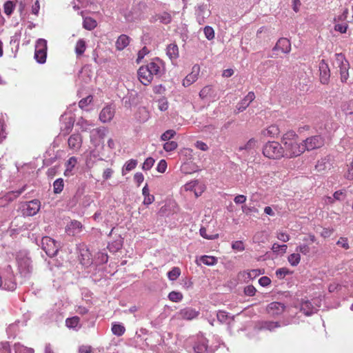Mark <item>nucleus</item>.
Instances as JSON below:
<instances>
[{
  "label": "nucleus",
  "mask_w": 353,
  "mask_h": 353,
  "mask_svg": "<svg viewBox=\"0 0 353 353\" xmlns=\"http://www.w3.org/2000/svg\"><path fill=\"white\" fill-rule=\"evenodd\" d=\"M161 67L159 63L152 61L145 65H142L138 70V78L140 82L144 85H149L154 75L160 72Z\"/></svg>",
  "instance_id": "obj_1"
},
{
  "label": "nucleus",
  "mask_w": 353,
  "mask_h": 353,
  "mask_svg": "<svg viewBox=\"0 0 353 353\" xmlns=\"http://www.w3.org/2000/svg\"><path fill=\"white\" fill-rule=\"evenodd\" d=\"M324 145V139L319 135L312 136L305 141V143H296V150L293 151L291 157H297L302 154L305 150H312L319 148Z\"/></svg>",
  "instance_id": "obj_2"
},
{
  "label": "nucleus",
  "mask_w": 353,
  "mask_h": 353,
  "mask_svg": "<svg viewBox=\"0 0 353 353\" xmlns=\"http://www.w3.org/2000/svg\"><path fill=\"white\" fill-rule=\"evenodd\" d=\"M283 148L276 141L267 143L263 149V154L269 159H279L283 156Z\"/></svg>",
  "instance_id": "obj_3"
},
{
  "label": "nucleus",
  "mask_w": 353,
  "mask_h": 353,
  "mask_svg": "<svg viewBox=\"0 0 353 353\" xmlns=\"http://www.w3.org/2000/svg\"><path fill=\"white\" fill-rule=\"evenodd\" d=\"M335 56V65L339 68L341 81L345 83L349 77L350 63L342 53H337Z\"/></svg>",
  "instance_id": "obj_4"
},
{
  "label": "nucleus",
  "mask_w": 353,
  "mask_h": 353,
  "mask_svg": "<svg viewBox=\"0 0 353 353\" xmlns=\"http://www.w3.org/2000/svg\"><path fill=\"white\" fill-rule=\"evenodd\" d=\"M47 56V41L43 39L37 40L35 46L34 58L39 63H44Z\"/></svg>",
  "instance_id": "obj_5"
},
{
  "label": "nucleus",
  "mask_w": 353,
  "mask_h": 353,
  "mask_svg": "<svg viewBox=\"0 0 353 353\" xmlns=\"http://www.w3.org/2000/svg\"><path fill=\"white\" fill-rule=\"evenodd\" d=\"M41 208V202L38 199H33L26 202L23 206V214L32 216L38 213Z\"/></svg>",
  "instance_id": "obj_6"
},
{
  "label": "nucleus",
  "mask_w": 353,
  "mask_h": 353,
  "mask_svg": "<svg viewBox=\"0 0 353 353\" xmlns=\"http://www.w3.org/2000/svg\"><path fill=\"white\" fill-rule=\"evenodd\" d=\"M193 350L195 353H212L211 347L208 345V340L203 336L197 337Z\"/></svg>",
  "instance_id": "obj_7"
},
{
  "label": "nucleus",
  "mask_w": 353,
  "mask_h": 353,
  "mask_svg": "<svg viewBox=\"0 0 353 353\" xmlns=\"http://www.w3.org/2000/svg\"><path fill=\"white\" fill-rule=\"evenodd\" d=\"M261 274L263 272L259 269L242 271L238 274V279L242 282L248 283L250 280L255 279Z\"/></svg>",
  "instance_id": "obj_8"
},
{
  "label": "nucleus",
  "mask_w": 353,
  "mask_h": 353,
  "mask_svg": "<svg viewBox=\"0 0 353 353\" xmlns=\"http://www.w3.org/2000/svg\"><path fill=\"white\" fill-rule=\"evenodd\" d=\"M21 274L26 276L32 271L31 260L28 257L19 258L17 260Z\"/></svg>",
  "instance_id": "obj_9"
},
{
  "label": "nucleus",
  "mask_w": 353,
  "mask_h": 353,
  "mask_svg": "<svg viewBox=\"0 0 353 353\" xmlns=\"http://www.w3.org/2000/svg\"><path fill=\"white\" fill-rule=\"evenodd\" d=\"M200 72V66L198 64L193 65L192 72L188 74L183 81V85L185 87H188L192 84L198 79V77Z\"/></svg>",
  "instance_id": "obj_10"
},
{
  "label": "nucleus",
  "mask_w": 353,
  "mask_h": 353,
  "mask_svg": "<svg viewBox=\"0 0 353 353\" xmlns=\"http://www.w3.org/2000/svg\"><path fill=\"white\" fill-rule=\"evenodd\" d=\"M199 312L192 307H185L181 310L178 313V319L190 321L199 316Z\"/></svg>",
  "instance_id": "obj_11"
},
{
  "label": "nucleus",
  "mask_w": 353,
  "mask_h": 353,
  "mask_svg": "<svg viewBox=\"0 0 353 353\" xmlns=\"http://www.w3.org/2000/svg\"><path fill=\"white\" fill-rule=\"evenodd\" d=\"M115 113L114 108L111 105L104 107L100 114L99 119L103 123L110 122L114 117Z\"/></svg>",
  "instance_id": "obj_12"
},
{
  "label": "nucleus",
  "mask_w": 353,
  "mask_h": 353,
  "mask_svg": "<svg viewBox=\"0 0 353 353\" xmlns=\"http://www.w3.org/2000/svg\"><path fill=\"white\" fill-rule=\"evenodd\" d=\"M320 80L323 84H327L330 77V71L328 65L324 60L319 63Z\"/></svg>",
  "instance_id": "obj_13"
},
{
  "label": "nucleus",
  "mask_w": 353,
  "mask_h": 353,
  "mask_svg": "<svg viewBox=\"0 0 353 353\" xmlns=\"http://www.w3.org/2000/svg\"><path fill=\"white\" fill-rule=\"evenodd\" d=\"M210 15V10L206 5H201L198 7L196 10V20L200 25L204 23L205 19L208 18Z\"/></svg>",
  "instance_id": "obj_14"
},
{
  "label": "nucleus",
  "mask_w": 353,
  "mask_h": 353,
  "mask_svg": "<svg viewBox=\"0 0 353 353\" xmlns=\"http://www.w3.org/2000/svg\"><path fill=\"white\" fill-rule=\"evenodd\" d=\"M285 305L279 302H272L267 307L268 312L272 315H279L283 312L285 310Z\"/></svg>",
  "instance_id": "obj_15"
},
{
  "label": "nucleus",
  "mask_w": 353,
  "mask_h": 353,
  "mask_svg": "<svg viewBox=\"0 0 353 353\" xmlns=\"http://www.w3.org/2000/svg\"><path fill=\"white\" fill-rule=\"evenodd\" d=\"M332 167V159L330 156H326L319 160L315 165V169L318 172H323L330 170Z\"/></svg>",
  "instance_id": "obj_16"
},
{
  "label": "nucleus",
  "mask_w": 353,
  "mask_h": 353,
  "mask_svg": "<svg viewBox=\"0 0 353 353\" xmlns=\"http://www.w3.org/2000/svg\"><path fill=\"white\" fill-rule=\"evenodd\" d=\"M68 143L70 148L78 150L81 146L82 137L79 134H73L69 137Z\"/></svg>",
  "instance_id": "obj_17"
},
{
  "label": "nucleus",
  "mask_w": 353,
  "mask_h": 353,
  "mask_svg": "<svg viewBox=\"0 0 353 353\" xmlns=\"http://www.w3.org/2000/svg\"><path fill=\"white\" fill-rule=\"evenodd\" d=\"M299 311L305 316H310L316 310L309 301H301L299 303Z\"/></svg>",
  "instance_id": "obj_18"
},
{
  "label": "nucleus",
  "mask_w": 353,
  "mask_h": 353,
  "mask_svg": "<svg viewBox=\"0 0 353 353\" xmlns=\"http://www.w3.org/2000/svg\"><path fill=\"white\" fill-rule=\"evenodd\" d=\"M254 99L255 94L254 92H249L244 99L237 105L239 112H243L245 110L250 103L254 100Z\"/></svg>",
  "instance_id": "obj_19"
},
{
  "label": "nucleus",
  "mask_w": 353,
  "mask_h": 353,
  "mask_svg": "<svg viewBox=\"0 0 353 353\" xmlns=\"http://www.w3.org/2000/svg\"><path fill=\"white\" fill-rule=\"evenodd\" d=\"M130 43V37L125 34L120 35L115 43L117 50H123Z\"/></svg>",
  "instance_id": "obj_20"
},
{
  "label": "nucleus",
  "mask_w": 353,
  "mask_h": 353,
  "mask_svg": "<svg viewBox=\"0 0 353 353\" xmlns=\"http://www.w3.org/2000/svg\"><path fill=\"white\" fill-rule=\"evenodd\" d=\"M166 54L171 60L176 59L179 56L178 46L176 43L168 45L166 48Z\"/></svg>",
  "instance_id": "obj_21"
},
{
  "label": "nucleus",
  "mask_w": 353,
  "mask_h": 353,
  "mask_svg": "<svg viewBox=\"0 0 353 353\" xmlns=\"http://www.w3.org/2000/svg\"><path fill=\"white\" fill-rule=\"evenodd\" d=\"M287 50V39L281 38L279 39L277 43H276L275 47L273 49L274 54L279 55V52L281 51V53H285Z\"/></svg>",
  "instance_id": "obj_22"
},
{
  "label": "nucleus",
  "mask_w": 353,
  "mask_h": 353,
  "mask_svg": "<svg viewBox=\"0 0 353 353\" xmlns=\"http://www.w3.org/2000/svg\"><path fill=\"white\" fill-rule=\"evenodd\" d=\"M82 228V224L78 221H72L67 227V231L69 234L74 235L79 233Z\"/></svg>",
  "instance_id": "obj_23"
},
{
  "label": "nucleus",
  "mask_w": 353,
  "mask_h": 353,
  "mask_svg": "<svg viewBox=\"0 0 353 353\" xmlns=\"http://www.w3.org/2000/svg\"><path fill=\"white\" fill-rule=\"evenodd\" d=\"M42 249L50 257L54 256L59 250V248L57 244H42Z\"/></svg>",
  "instance_id": "obj_24"
},
{
  "label": "nucleus",
  "mask_w": 353,
  "mask_h": 353,
  "mask_svg": "<svg viewBox=\"0 0 353 353\" xmlns=\"http://www.w3.org/2000/svg\"><path fill=\"white\" fill-rule=\"evenodd\" d=\"M16 283L14 281V276L12 274H9L8 279H4V281H3V285L1 288L3 289L13 291L16 288Z\"/></svg>",
  "instance_id": "obj_25"
},
{
  "label": "nucleus",
  "mask_w": 353,
  "mask_h": 353,
  "mask_svg": "<svg viewBox=\"0 0 353 353\" xmlns=\"http://www.w3.org/2000/svg\"><path fill=\"white\" fill-rule=\"evenodd\" d=\"M25 190L26 186H23L19 190L9 192L4 195V199H6L8 203H10L16 199Z\"/></svg>",
  "instance_id": "obj_26"
},
{
  "label": "nucleus",
  "mask_w": 353,
  "mask_h": 353,
  "mask_svg": "<svg viewBox=\"0 0 353 353\" xmlns=\"http://www.w3.org/2000/svg\"><path fill=\"white\" fill-rule=\"evenodd\" d=\"M97 26V22L92 17H85L83 19V27L88 30H92Z\"/></svg>",
  "instance_id": "obj_27"
},
{
  "label": "nucleus",
  "mask_w": 353,
  "mask_h": 353,
  "mask_svg": "<svg viewBox=\"0 0 353 353\" xmlns=\"http://www.w3.org/2000/svg\"><path fill=\"white\" fill-rule=\"evenodd\" d=\"M86 49L85 41L81 39H79L75 46V52L77 56H81L83 54Z\"/></svg>",
  "instance_id": "obj_28"
},
{
  "label": "nucleus",
  "mask_w": 353,
  "mask_h": 353,
  "mask_svg": "<svg viewBox=\"0 0 353 353\" xmlns=\"http://www.w3.org/2000/svg\"><path fill=\"white\" fill-rule=\"evenodd\" d=\"M200 234L205 239L212 240L218 237L219 234L213 232H208L205 228H201L200 229Z\"/></svg>",
  "instance_id": "obj_29"
},
{
  "label": "nucleus",
  "mask_w": 353,
  "mask_h": 353,
  "mask_svg": "<svg viewBox=\"0 0 353 353\" xmlns=\"http://www.w3.org/2000/svg\"><path fill=\"white\" fill-rule=\"evenodd\" d=\"M349 193H351L349 190H338L334 193L333 196L335 201H343L345 197L349 196Z\"/></svg>",
  "instance_id": "obj_30"
},
{
  "label": "nucleus",
  "mask_w": 353,
  "mask_h": 353,
  "mask_svg": "<svg viewBox=\"0 0 353 353\" xmlns=\"http://www.w3.org/2000/svg\"><path fill=\"white\" fill-rule=\"evenodd\" d=\"M64 187V182L63 179H58L54 181L53 183V191L55 194H59L61 193Z\"/></svg>",
  "instance_id": "obj_31"
},
{
  "label": "nucleus",
  "mask_w": 353,
  "mask_h": 353,
  "mask_svg": "<svg viewBox=\"0 0 353 353\" xmlns=\"http://www.w3.org/2000/svg\"><path fill=\"white\" fill-rule=\"evenodd\" d=\"M112 332L114 335L120 336L125 333V328L121 324L114 323L112 326Z\"/></svg>",
  "instance_id": "obj_32"
},
{
  "label": "nucleus",
  "mask_w": 353,
  "mask_h": 353,
  "mask_svg": "<svg viewBox=\"0 0 353 353\" xmlns=\"http://www.w3.org/2000/svg\"><path fill=\"white\" fill-rule=\"evenodd\" d=\"M279 128L276 125H272L265 129L264 134L270 137H275L279 134Z\"/></svg>",
  "instance_id": "obj_33"
},
{
  "label": "nucleus",
  "mask_w": 353,
  "mask_h": 353,
  "mask_svg": "<svg viewBox=\"0 0 353 353\" xmlns=\"http://www.w3.org/2000/svg\"><path fill=\"white\" fill-rule=\"evenodd\" d=\"M200 261L206 265H214L217 263V259L211 256H202Z\"/></svg>",
  "instance_id": "obj_34"
},
{
  "label": "nucleus",
  "mask_w": 353,
  "mask_h": 353,
  "mask_svg": "<svg viewBox=\"0 0 353 353\" xmlns=\"http://www.w3.org/2000/svg\"><path fill=\"white\" fill-rule=\"evenodd\" d=\"M341 109L346 114H352L353 113V101L343 102Z\"/></svg>",
  "instance_id": "obj_35"
},
{
  "label": "nucleus",
  "mask_w": 353,
  "mask_h": 353,
  "mask_svg": "<svg viewBox=\"0 0 353 353\" xmlns=\"http://www.w3.org/2000/svg\"><path fill=\"white\" fill-rule=\"evenodd\" d=\"M183 298V294L179 292L172 291L168 294V299L172 302H179Z\"/></svg>",
  "instance_id": "obj_36"
},
{
  "label": "nucleus",
  "mask_w": 353,
  "mask_h": 353,
  "mask_svg": "<svg viewBox=\"0 0 353 353\" xmlns=\"http://www.w3.org/2000/svg\"><path fill=\"white\" fill-rule=\"evenodd\" d=\"M197 185L198 182L196 181H190L184 185L183 189L185 191L194 192L196 197H198L200 194H197L195 190V188Z\"/></svg>",
  "instance_id": "obj_37"
},
{
  "label": "nucleus",
  "mask_w": 353,
  "mask_h": 353,
  "mask_svg": "<svg viewBox=\"0 0 353 353\" xmlns=\"http://www.w3.org/2000/svg\"><path fill=\"white\" fill-rule=\"evenodd\" d=\"M14 8H15V3H14L13 1H6L3 5L4 13L8 16L11 15Z\"/></svg>",
  "instance_id": "obj_38"
},
{
  "label": "nucleus",
  "mask_w": 353,
  "mask_h": 353,
  "mask_svg": "<svg viewBox=\"0 0 353 353\" xmlns=\"http://www.w3.org/2000/svg\"><path fill=\"white\" fill-rule=\"evenodd\" d=\"M181 274L179 268L174 267L168 272V277L171 281H175Z\"/></svg>",
  "instance_id": "obj_39"
},
{
  "label": "nucleus",
  "mask_w": 353,
  "mask_h": 353,
  "mask_svg": "<svg viewBox=\"0 0 353 353\" xmlns=\"http://www.w3.org/2000/svg\"><path fill=\"white\" fill-rule=\"evenodd\" d=\"M157 19L159 20L162 23L168 24L172 21V17L168 12H163L157 15Z\"/></svg>",
  "instance_id": "obj_40"
},
{
  "label": "nucleus",
  "mask_w": 353,
  "mask_h": 353,
  "mask_svg": "<svg viewBox=\"0 0 353 353\" xmlns=\"http://www.w3.org/2000/svg\"><path fill=\"white\" fill-rule=\"evenodd\" d=\"M213 92L212 87L210 85H207L203 88L199 92V97L201 99H205L211 95Z\"/></svg>",
  "instance_id": "obj_41"
},
{
  "label": "nucleus",
  "mask_w": 353,
  "mask_h": 353,
  "mask_svg": "<svg viewBox=\"0 0 353 353\" xmlns=\"http://www.w3.org/2000/svg\"><path fill=\"white\" fill-rule=\"evenodd\" d=\"M158 108L160 111H166L168 108V101L165 97H162L157 101Z\"/></svg>",
  "instance_id": "obj_42"
},
{
  "label": "nucleus",
  "mask_w": 353,
  "mask_h": 353,
  "mask_svg": "<svg viewBox=\"0 0 353 353\" xmlns=\"http://www.w3.org/2000/svg\"><path fill=\"white\" fill-rule=\"evenodd\" d=\"M66 325L68 327L74 328L77 327L79 323V318L77 316H73L72 318H68L65 321Z\"/></svg>",
  "instance_id": "obj_43"
},
{
  "label": "nucleus",
  "mask_w": 353,
  "mask_h": 353,
  "mask_svg": "<svg viewBox=\"0 0 353 353\" xmlns=\"http://www.w3.org/2000/svg\"><path fill=\"white\" fill-rule=\"evenodd\" d=\"M90 253L87 252L85 254H81L80 259L81 263L85 267L90 266L92 263V259L90 257Z\"/></svg>",
  "instance_id": "obj_44"
},
{
  "label": "nucleus",
  "mask_w": 353,
  "mask_h": 353,
  "mask_svg": "<svg viewBox=\"0 0 353 353\" xmlns=\"http://www.w3.org/2000/svg\"><path fill=\"white\" fill-rule=\"evenodd\" d=\"M93 100V97L92 95H88L85 98H83L80 100L79 102V106L81 109H84L86 108Z\"/></svg>",
  "instance_id": "obj_45"
},
{
  "label": "nucleus",
  "mask_w": 353,
  "mask_h": 353,
  "mask_svg": "<svg viewBox=\"0 0 353 353\" xmlns=\"http://www.w3.org/2000/svg\"><path fill=\"white\" fill-rule=\"evenodd\" d=\"M155 161L152 157L147 158L142 165V169L145 171L150 170L154 165Z\"/></svg>",
  "instance_id": "obj_46"
},
{
  "label": "nucleus",
  "mask_w": 353,
  "mask_h": 353,
  "mask_svg": "<svg viewBox=\"0 0 353 353\" xmlns=\"http://www.w3.org/2000/svg\"><path fill=\"white\" fill-rule=\"evenodd\" d=\"M177 147H178L177 143L174 141H168L163 145V149L166 152H172V151L176 150Z\"/></svg>",
  "instance_id": "obj_47"
},
{
  "label": "nucleus",
  "mask_w": 353,
  "mask_h": 353,
  "mask_svg": "<svg viewBox=\"0 0 353 353\" xmlns=\"http://www.w3.org/2000/svg\"><path fill=\"white\" fill-rule=\"evenodd\" d=\"M300 261V254L293 253L288 256V262L293 266L296 265Z\"/></svg>",
  "instance_id": "obj_48"
},
{
  "label": "nucleus",
  "mask_w": 353,
  "mask_h": 353,
  "mask_svg": "<svg viewBox=\"0 0 353 353\" xmlns=\"http://www.w3.org/2000/svg\"><path fill=\"white\" fill-rule=\"evenodd\" d=\"M204 34L208 40H212L214 38V30L210 26H205L203 30Z\"/></svg>",
  "instance_id": "obj_49"
},
{
  "label": "nucleus",
  "mask_w": 353,
  "mask_h": 353,
  "mask_svg": "<svg viewBox=\"0 0 353 353\" xmlns=\"http://www.w3.org/2000/svg\"><path fill=\"white\" fill-rule=\"evenodd\" d=\"M176 132L173 130H168L162 134L161 139L162 141H169L174 137Z\"/></svg>",
  "instance_id": "obj_50"
},
{
  "label": "nucleus",
  "mask_w": 353,
  "mask_h": 353,
  "mask_svg": "<svg viewBox=\"0 0 353 353\" xmlns=\"http://www.w3.org/2000/svg\"><path fill=\"white\" fill-rule=\"evenodd\" d=\"M137 165V161L135 159H130L126 161L125 163L124 168L125 170L128 172L131 171L134 169Z\"/></svg>",
  "instance_id": "obj_51"
},
{
  "label": "nucleus",
  "mask_w": 353,
  "mask_h": 353,
  "mask_svg": "<svg viewBox=\"0 0 353 353\" xmlns=\"http://www.w3.org/2000/svg\"><path fill=\"white\" fill-rule=\"evenodd\" d=\"M150 52V50L145 46L141 50L139 51L137 55V62L139 63L145 55Z\"/></svg>",
  "instance_id": "obj_52"
},
{
  "label": "nucleus",
  "mask_w": 353,
  "mask_h": 353,
  "mask_svg": "<svg viewBox=\"0 0 353 353\" xmlns=\"http://www.w3.org/2000/svg\"><path fill=\"white\" fill-rule=\"evenodd\" d=\"M10 345L8 342L0 343V352L1 353H10Z\"/></svg>",
  "instance_id": "obj_53"
},
{
  "label": "nucleus",
  "mask_w": 353,
  "mask_h": 353,
  "mask_svg": "<svg viewBox=\"0 0 353 353\" xmlns=\"http://www.w3.org/2000/svg\"><path fill=\"white\" fill-rule=\"evenodd\" d=\"M167 169V163L164 159H161L157 167V170L160 173H164Z\"/></svg>",
  "instance_id": "obj_54"
},
{
  "label": "nucleus",
  "mask_w": 353,
  "mask_h": 353,
  "mask_svg": "<svg viewBox=\"0 0 353 353\" xmlns=\"http://www.w3.org/2000/svg\"><path fill=\"white\" fill-rule=\"evenodd\" d=\"M216 316L221 323H225L228 318V313L222 310L218 312Z\"/></svg>",
  "instance_id": "obj_55"
},
{
  "label": "nucleus",
  "mask_w": 353,
  "mask_h": 353,
  "mask_svg": "<svg viewBox=\"0 0 353 353\" xmlns=\"http://www.w3.org/2000/svg\"><path fill=\"white\" fill-rule=\"evenodd\" d=\"M256 290L253 285H248L244 288V293L247 296H252L255 294Z\"/></svg>",
  "instance_id": "obj_56"
},
{
  "label": "nucleus",
  "mask_w": 353,
  "mask_h": 353,
  "mask_svg": "<svg viewBox=\"0 0 353 353\" xmlns=\"http://www.w3.org/2000/svg\"><path fill=\"white\" fill-rule=\"evenodd\" d=\"M247 200V197L243 194H239L236 196L234 199V201L236 204H243Z\"/></svg>",
  "instance_id": "obj_57"
},
{
  "label": "nucleus",
  "mask_w": 353,
  "mask_h": 353,
  "mask_svg": "<svg viewBox=\"0 0 353 353\" xmlns=\"http://www.w3.org/2000/svg\"><path fill=\"white\" fill-rule=\"evenodd\" d=\"M259 283L261 286L265 287L270 284L271 280L268 276H262L259 279Z\"/></svg>",
  "instance_id": "obj_58"
},
{
  "label": "nucleus",
  "mask_w": 353,
  "mask_h": 353,
  "mask_svg": "<svg viewBox=\"0 0 353 353\" xmlns=\"http://www.w3.org/2000/svg\"><path fill=\"white\" fill-rule=\"evenodd\" d=\"M195 146L196 148H198L202 151H206L208 150V145L205 143L201 141H196V143H195Z\"/></svg>",
  "instance_id": "obj_59"
},
{
  "label": "nucleus",
  "mask_w": 353,
  "mask_h": 353,
  "mask_svg": "<svg viewBox=\"0 0 353 353\" xmlns=\"http://www.w3.org/2000/svg\"><path fill=\"white\" fill-rule=\"evenodd\" d=\"M321 235L324 238L329 237L333 233V230L330 228H323L321 232H320Z\"/></svg>",
  "instance_id": "obj_60"
},
{
  "label": "nucleus",
  "mask_w": 353,
  "mask_h": 353,
  "mask_svg": "<svg viewBox=\"0 0 353 353\" xmlns=\"http://www.w3.org/2000/svg\"><path fill=\"white\" fill-rule=\"evenodd\" d=\"M134 179L135 181V182L137 183L138 185H140L141 183L144 180V176L143 175L142 173L141 172H137L134 174Z\"/></svg>",
  "instance_id": "obj_61"
},
{
  "label": "nucleus",
  "mask_w": 353,
  "mask_h": 353,
  "mask_svg": "<svg viewBox=\"0 0 353 353\" xmlns=\"http://www.w3.org/2000/svg\"><path fill=\"white\" fill-rule=\"evenodd\" d=\"M242 210L244 213L246 214H249L252 212H256L257 209L254 207H248L247 205H243L242 206Z\"/></svg>",
  "instance_id": "obj_62"
},
{
  "label": "nucleus",
  "mask_w": 353,
  "mask_h": 353,
  "mask_svg": "<svg viewBox=\"0 0 353 353\" xmlns=\"http://www.w3.org/2000/svg\"><path fill=\"white\" fill-rule=\"evenodd\" d=\"M154 195L150 194V195L144 197L143 203L145 205H149L150 204L154 202Z\"/></svg>",
  "instance_id": "obj_63"
},
{
  "label": "nucleus",
  "mask_w": 353,
  "mask_h": 353,
  "mask_svg": "<svg viewBox=\"0 0 353 353\" xmlns=\"http://www.w3.org/2000/svg\"><path fill=\"white\" fill-rule=\"evenodd\" d=\"M79 353H92V347L90 346L83 345L79 347Z\"/></svg>",
  "instance_id": "obj_64"
}]
</instances>
